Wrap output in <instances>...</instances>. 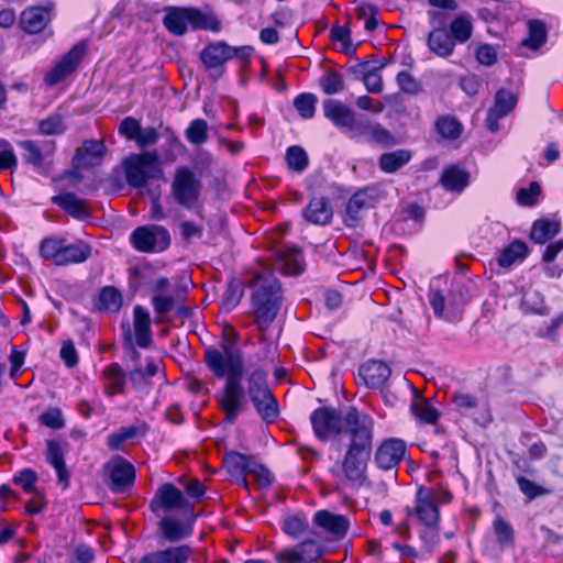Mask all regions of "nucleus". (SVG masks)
<instances>
[{"label":"nucleus","instance_id":"bb28decb","mask_svg":"<svg viewBox=\"0 0 563 563\" xmlns=\"http://www.w3.org/2000/svg\"><path fill=\"white\" fill-rule=\"evenodd\" d=\"M139 352L132 347V358L135 363V367L130 371L129 378L134 388L141 389L147 385L150 378L155 376L159 368V361L153 357L146 358V365L143 369L139 364Z\"/></svg>","mask_w":563,"mask_h":563},{"label":"nucleus","instance_id":"052dcab7","mask_svg":"<svg viewBox=\"0 0 563 563\" xmlns=\"http://www.w3.org/2000/svg\"><path fill=\"white\" fill-rule=\"evenodd\" d=\"M437 130L443 137L456 139L461 134L462 126L456 119L443 117L437 121Z\"/></svg>","mask_w":563,"mask_h":563},{"label":"nucleus","instance_id":"0eeeda50","mask_svg":"<svg viewBox=\"0 0 563 563\" xmlns=\"http://www.w3.org/2000/svg\"><path fill=\"white\" fill-rule=\"evenodd\" d=\"M353 409L355 408H349L344 415H341L334 408L329 407L316 409L311 413L310 421L317 438L325 441L339 434H343L345 437V419Z\"/></svg>","mask_w":563,"mask_h":563},{"label":"nucleus","instance_id":"39448f33","mask_svg":"<svg viewBox=\"0 0 563 563\" xmlns=\"http://www.w3.org/2000/svg\"><path fill=\"white\" fill-rule=\"evenodd\" d=\"M164 25L175 35H183L188 29L217 30L218 22L212 15L192 8H176L164 18Z\"/></svg>","mask_w":563,"mask_h":563},{"label":"nucleus","instance_id":"4be33fe9","mask_svg":"<svg viewBox=\"0 0 563 563\" xmlns=\"http://www.w3.org/2000/svg\"><path fill=\"white\" fill-rule=\"evenodd\" d=\"M313 523L335 539L344 538L350 527L346 517L328 510L317 511L313 516Z\"/></svg>","mask_w":563,"mask_h":563},{"label":"nucleus","instance_id":"ea45409f","mask_svg":"<svg viewBox=\"0 0 563 563\" xmlns=\"http://www.w3.org/2000/svg\"><path fill=\"white\" fill-rule=\"evenodd\" d=\"M65 239L58 236H49L44 239L40 245V254L43 258L52 261L55 265L60 266L63 263V249Z\"/></svg>","mask_w":563,"mask_h":563},{"label":"nucleus","instance_id":"aec40b11","mask_svg":"<svg viewBox=\"0 0 563 563\" xmlns=\"http://www.w3.org/2000/svg\"><path fill=\"white\" fill-rule=\"evenodd\" d=\"M188 516L187 521L183 522L173 517H164L158 523L159 531L163 538L168 542H178L192 534V526L196 520V515L186 512Z\"/></svg>","mask_w":563,"mask_h":563},{"label":"nucleus","instance_id":"5fc2aeb1","mask_svg":"<svg viewBox=\"0 0 563 563\" xmlns=\"http://www.w3.org/2000/svg\"><path fill=\"white\" fill-rule=\"evenodd\" d=\"M319 85L325 95H334L344 89L343 76L333 70L327 71L319 80Z\"/></svg>","mask_w":563,"mask_h":563},{"label":"nucleus","instance_id":"412c9836","mask_svg":"<svg viewBox=\"0 0 563 563\" xmlns=\"http://www.w3.org/2000/svg\"><path fill=\"white\" fill-rule=\"evenodd\" d=\"M100 382L108 397L123 395L126 391V374L118 363H111L102 369Z\"/></svg>","mask_w":563,"mask_h":563},{"label":"nucleus","instance_id":"a18cd8bd","mask_svg":"<svg viewBox=\"0 0 563 563\" xmlns=\"http://www.w3.org/2000/svg\"><path fill=\"white\" fill-rule=\"evenodd\" d=\"M209 125L203 119L192 120L185 130L187 141L196 146L202 145L208 140Z\"/></svg>","mask_w":563,"mask_h":563},{"label":"nucleus","instance_id":"7c9ffc66","mask_svg":"<svg viewBox=\"0 0 563 563\" xmlns=\"http://www.w3.org/2000/svg\"><path fill=\"white\" fill-rule=\"evenodd\" d=\"M133 329L137 346L148 347L152 343L151 317L141 306H135L133 309Z\"/></svg>","mask_w":563,"mask_h":563},{"label":"nucleus","instance_id":"a211bd4d","mask_svg":"<svg viewBox=\"0 0 563 563\" xmlns=\"http://www.w3.org/2000/svg\"><path fill=\"white\" fill-rule=\"evenodd\" d=\"M517 98L508 90L500 89L496 92L494 104L488 110L486 124L490 132H497L499 130L498 121L508 115L516 107Z\"/></svg>","mask_w":563,"mask_h":563},{"label":"nucleus","instance_id":"f8f14e48","mask_svg":"<svg viewBox=\"0 0 563 563\" xmlns=\"http://www.w3.org/2000/svg\"><path fill=\"white\" fill-rule=\"evenodd\" d=\"M217 399L225 413V420L230 423L234 422L242 409L243 388L241 378L227 379Z\"/></svg>","mask_w":563,"mask_h":563},{"label":"nucleus","instance_id":"680f3d73","mask_svg":"<svg viewBox=\"0 0 563 563\" xmlns=\"http://www.w3.org/2000/svg\"><path fill=\"white\" fill-rule=\"evenodd\" d=\"M269 391L266 382V373L255 369L249 377L247 393L250 397Z\"/></svg>","mask_w":563,"mask_h":563},{"label":"nucleus","instance_id":"dca6fc26","mask_svg":"<svg viewBox=\"0 0 563 563\" xmlns=\"http://www.w3.org/2000/svg\"><path fill=\"white\" fill-rule=\"evenodd\" d=\"M85 55V45H75L46 75L45 81L54 86L70 75L79 65Z\"/></svg>","mask_w":563,"mask_h":563},{"label":"nucleus","instance_id":"393cba45","mask_svg":"<svg viewBox=\"0 0 563 563\" xmlns=\"http://www.w3.org/2000/svg\"><path fill=\"white\" fill-rule=\"evenodd\" d=\"M49 21V7H30L21 13L20 18L21 27L30 34L42 32Z\"/></svg>","mask_w":563,"mask_h":563},{"label":"nucleus","instance_id":"20e7f679","mask_svg":"<svg viewBox=\"0 0 563 563\" xmlns=\"http://www.w3.org/2000/svg\"><path fill=\"white\" fill-rule=\"evenodd\" d=\"M205 361L219 378H242L244 373V362L242 352L232 345H222V351L209 349L206 351Z\"/></svg>","mask_w":563,"mask_h":563},{"label":"nucleus","instance_id":"c85d7f7f","mask_svg":"<svg viewBox=\"0 0 563 563\" xmlns=\"http://www.w3.org/2000/svg\"><path fill=\"white\" fill-rule=\"evenodd\" d=\"M358 372L366 386L371 388L382 387L390 376V368L387 364L374 360L363 364Z\"/></svg>","mask_w":563,"mask_h":563},{"label":"nucleus","instance_id":"4c0bfd02","mask_svg":"<svg viewBox=\"0 0 563 563\" xmlns=\"http://www.w3.org/2000/svg\"><path fill=\"white\" fill-rule=\"evenodd\" d=\"M52 202L63 208L71 217L82 219L89 214L85 202L78 199L74 194H62L52 197Z\"/></svg>","mask_w":563,"mask_h":563},{"label":"nucleus","instance_id":"ddd939ff","mask_svg":"<svg viewBox=\"0 0 563 563\" xmlns=\"http://www.w3.org/2000/svg\"><path fill=\"white\" fill-rule=\"evenodd\" d=\"M45 446V460L55 470L57 484L65 490L70 483V472L65 462L67 444L57 440H47Z\"/></svg>","mask_w":563,"mask_h":563},{"label":"nucleus","instance_id":"1a4fd4ad","mask_svg":"<svg viewBox=\"0 0 563 563\" xmlns=\"http://www.w3.org/2000/svg\"><path fill=\"white\" fill-rule=\"evenodd\" d=\"M134 249L144 253L165 251L170 244L168 231L159 225H144L136 228L130 235Z\"/></svg>","mask_w":563,"mask_h":563},{"label":"nucleus","instance_id":"e433bc0d","mask_svg":"<svg viewBox=\"0 0 563 563\" xmlns=\"http://www.w3.org/2000/svg\"><path fill=\"white\" fill-rule=\"evenodd\" d=\"M251 400L263 420L273 422L277 418V401L271 391L254 395L251 397Z\"/></svg>","mask_w":563,"mask_h":563},{"label":"nucleus","instance_id":"864d4df0","mask_svg":"<svg viewBox=\"0 0 563 563\" xmlns=\"http://www.w3.org/2000/svg\"><path fill=\"white\" fill-rule=\"evenodd\" d=\"M547 38L545 26L540 21L529 22V35L522 44L529 48L537 49L544 44Z\"/></svg>","mask_w":563,"mask_h":563},{"label":"nucleus","instance_id":"6ab92c4d","mask_svg":"<svg viewBox=\"0 0 563 563\" xmlns=\"http://www.w3.org/2000/svg\"><path fill=\"white\" fill-rule=\"evenodd\" d=\"M406 453V444L399 439H387L376 450L375 461L379 468L391 470L397 466Z\"/></svg>","mask_w":563,"mask_h":563},{"label":"nucleus","instance_id":"423d86ee","mask_svg":"<svg viewBox=\"0 0 563 563\" xmlns=\"http://www.w3.org/2000/svg\"><path fill=\"white\" fill-rule=\"evenodd\" d=\"M170 189L175 201L179 206L192 209L198 205L202 183L189 167H179L174 174Z\"/></svg>","mask_w":563,"mask_h":563},{"label":"nucleus","instance_id":"cd10ccee","mask_svg":"<svg viewBox=\"0 0 563 563\" xmlns=\"http://www.w3.org/2000/svg\"><path fill=\"white\" fill-rule=\"evenodd\" d=\"M106 153L104 143L100 140H88L77 150L74 161L78 167L95 166Z\"/></svg>","mask_w":563,"mask_h":563},{"label":"nucleus","instance_id":"4d7b16f0","mask_svg":"<svg viewBox=\"0 0 563 563\" xmlns=\"http://www.w3.org/2000/svg\"><path fill=\"white\" fill-rule=\"evenodd\" d=\"M317 97L313 93H300L294 100V107L303 119H311L316 112Z\"/></svg>","mask_w":563,"mask_h":563},{"label":"nucleus","instance_id":"f3484780","mask_svg":"<svg viewBox=\"0 0 563 563\" xmlns=\"http://www.w3.org/2000/svg\"><path fill=\"white\" fill-rule=\"evenodd\" d=\"M110 475V489L113 493H123L135 481L134 466L123 457H117L108 464Z\"/></svg>","mask_w":563,"mask_h":563},{"label":"nucleus","instance_id":"b1692460","mask_svg":"<svg viewBox=\"0 0 563 563\" xmlns=\"http://www.w3.org/2000/svg\"><path fill=\"white\" fill-rule=\"evenodd\" d=\"M192 550L187 544L154 551L141 558L139 563H186Z\"/></svg>","mask_w":563,"mask_h":563},{"label":"nucleus","instance_id":"2f4dec72","mask_svg":"<svg viewBox=\"0 0 563 563\" xmlns=\"http://www.w3.org/2000/svg\"><path fill=\"white\" fill-rule=\"evenodd\" d=\"M303 217L310 223L324 225L332 219V208L327 198L316 197L309 201Z\"/></svg>","mask_w":563,"mask_h":563},{"label":"nucleus","instance_id":"a878e982","mask_svg":"<svg viewBox=\"0 0 563 563\" xmlns=\"http://www.w3.org/2000/svg\"><path fill=\"white\" fill-rule=\"evenodd\" d=\"M324 115L340 129L352 130L355 125V114L345 104L336 100H327L323 103Z\"/></svg>","mask_w":563,"mask_h":563},{"label":"nucleus","instance_id":"79ce46f5","mask_svg":"<svg viewBox=\"0 0 563 563\" xmlns=\"http://www.w3.org/2000/svg\"><path fill=\"white\" fill-rule=\"evenodd\" d=\"M450 32L454 42L465 43L473 33L471 15L468 13L457 15L450 24Z\"/></svg>","mask_w":563,"mask_h":563},{"label":"nucleus","instance_id":"c03bdc74","mask_svg":"<svg viewBox=\"0 0 563 563\" xmlns=\"http://www.w3.org/2000/svg\"><path fill=\"white\" fill-rule=\"evenodd\" d=\"M521 307L525 311L536 314H544L547 311L542 294L531 287L523 290Z\"/></svg>","mask_w":563,"mask_h":563},{"label":"nucleus","instance_id":"603ef678","mask_svg":"<svg viewBox=\"0 0 563 563\" xmlns=\"http://www.w3.org/2000/svg\"><path fill=\"white\" fill-rule=\"evenodd\" d=\"M411 411L419 421L430 424L435 423L440 416L437 409L424 399L413 401Z\"/></svg>","mask_w":563,"mask_h":563},{"label":"nucleus","instance_id":"49530a36","mask_svg":"<svg viewBox=\"0 0 563 563\" xmlns=\"http://www.w3.org/2000/svg\"><path fill=\"white\" fill-rule=\"evenodd\" d=\"M38 474L32 468H23L16 472L12 483L19 486L25 494H33L41 490L37 487Z\"/></svg>","mask_w":563,"mask_h":563},{"label":"nucleus","instance_id":"09e8293b","mask_svg":"<svg viewBox=\"0 0 563 563\" xmlns=\"http://www.w3.org/2000/svg\"><path fill=\"white\" fill-rule=\"evenodd\" d=\"M362 133L371 143H376L380 145L394 144L393 135L379 123H368L364 125Z\"/></svg>","mask_w":563,"mask_h":563},{"label":"nucleus","instance_id":"bf43d9fd","mask_svg":"<svg viewBox=\"0 0 563 563\" xmlns=\"http://www.w3.org/2000/svg\"><path fill=\"white\" fill-rule=\"evenodd\" d=\"M38 129L41 134L57 135L65 131L66 125L63 117L55 113L42 120L38 124Z\"/></svg>","mask_w":563,"mask_h":563},{"label":"nucleus","instance_id":"338daca9","mask_svg":"<svg viewBox=\"0 0 563 563\" xmlns=\"http://www.w3.org/2000/svg\"><path fill=\"white\" fill-rule=\"evenodd\" d=\"M420 539L423 549L431 554L440 543L439 526L426 527V530L420 534Z\"/></svg>","mask_w":563,"mask_h":563},{"label":"nucleus","instance_id":"774afa93","mask_svg":"<svg viewBox=\"0 0 563 563\" xmlns=\"http://www.w3.org/2000/svg\"><path fill=\"white\" fill-rule=\"evenodd\" d=\"M40 422L52 429H62L64 427V418L62 411L57 408L46 410L40 416Z\"/></svg>","mask_w":563,"mask_h":563},{"label":"nucleus","instance_id":"c9c22d12","mask_svg":"<svg viewBox=\"0 0 563 563\" xmlns=\"http://www.w3.org/2000/svg\"><path fill=\"white\" fill-rule=\"evenodd\" d=\"M91 256V246L84 241H76L68 244L65 241L63 249V263L60 266L69 264H79L86 262Z\"/></svg>","mask_w":563,"mask_h":563},{"label":"nucleus","instance_id":"3c124183","mask_svg":"<svg viewBox=\"0 0 563 563\" xmlns=\"http://www.w3.org/2000/svg\"><path fill=\"white\" fill-rule=\"evenodd\" d=\"M253 460L239 452H229L224 455V463L229 471L234 474L247 473L251 470Z\"/></svg>","mask_w":563,"mask_h":563},{"label":"nucleus","instance_id":"37998d69","mask_svg":"<svg viewBox=\"0 0 563 563\" xmlns=\"http://www.w3.org/2000/svg\"><path fill=\"white\" fill-rule=\"evenodd\" d=\"M441 183L446 190L462 191L468 184V174L457 167H450L443 172Z\"/></svg>","mask_w":563,"mask_h":563},{"label":"nucleus","instance_id":"9d476101","mask_svg":"<svg viewBox=\"0 0 563 563\" xmlns=\"http://www.w3.org/2000/svg\"><path fill=\"white\" fill-rule=\"evenodd\" d=\"M150 508L153 512L159 514L170 512L174 510L192 511L190 503L185 498L184 494L173 484L162 485L151 500Z\"/></svg>","mask_w":563,"mask_h":563},{"label":"nucleus","instance_id":"69168bd1","mask_svg":"<svg viewBox=\"0 0 563 563\" xmlns=\"http://www.w3.org/2000/svg\"><path fill=\"white\" fill-rule=\"evenodd\" d=\"M453 402L455 404L456 408L465 415L478 406L475 396L463 391H459L453 395Z\"/></svg>","mask_w":563,"mask_h":563},{"label":"nucleus","instance_id":"7ed1b4c3","mask_svg":"<svg viewBox=\"0 0 563 563\" xmlns=\"http://www.w3.org/2000/svg\"><path fill=\"white\" fill-rule=\"evenodd\" d=\"M122 166L126 183L135 188L145 186L148 179L162 178L164 174L157 154L152 152L130 155Z\"/></svg>","mask_w":563,"mask_h":563},{"label":"nucleus","instance_id":"58836bf2","mask_svg":"<svg viewBox=\"0 0 563 563\" xmlns=\"http://www.w3.org/2000/svg\"><path fill=\"white\" fill-rule=\"evenodd\" d=\"M528 255V246L523 241L516 240L505 247L499 254L498 265L505 268L510 267L516 262L523 261Z\"/></svg>","mask_w":563,"mask_h":563},{"label":"nucleus","instance_id":"9b49d317","mask_svg":"<svg viewBox=\"0 0 563 563\" xmlns=\"http://www.w3.org/2000/svg\"><path fill=\"white\" fill-rule=\"evenodd\" d=\"M322 555L323 550L321 545L316 541L308 540L295 547L275 552L274 559L277 563H310L317 561Z\"/></svg>","mask_w":563,"mask_h":563},{"label":"nucleus","instance_id":"a19ab883","mask_svg":"<svg viewBox=\"0 0 563 563\" xmlns=\"http://www.w3.org/2000/svg\"><path fill=\"white\" fill-rule=\"evenodd\" d=\"M411 154L407 150H397L389 153H384L379 157V167L385 173H395L402 166L409 163Z\"/></svg>","mask_w":563,"mask_h":563},{"label":"nucleus","instance_id":"e2e57ef3","mask_svg":"<svg viewBox=\"0 0 563 563\" xmlns=\"http://www.w3.org/2000/svg\"><path fill=\"white\" fill-rule=\"evenodd\" d=\"M540 192V185L532 181L528 188H521L518 190L517 200L522 206H533L537 202Z\"/></svg>","mask_w":563,"mask_h":563},{"label":"nucleus","instance_id":"de8ad7c7","mask_svg":"<svg viewBox=\"0 0 563 563\" xmlns=\"http://www.w3.org/2000/svg\"><path fill=\"white\" fill-rule=\"evenodd\" d=\"M493 529L497 538V542L503 548L512 547L515 543V531L509 522L500 516L496 517L493 522Z\"/></svg>","mask_w":563,"mask_h":563},{"label":"nucleus","instance_id":"473e14b6","mask_svg":"<svg viewBox=\"0 0 563 563\" xmlns=\"http://www.w3.org/2000/svg\"><path fill=\"white\" fill-rule=\"evenodd\" d=\"M427 44L433 54L443 58L451 56L455 47L454 40L442 29L431 31Z\"/></svg>","mask_w":563,"mask_h":563},{"label":"nucleus","instance_id":"c756f323","mask_svg":"<svg viewBox=\"0 0 563 563\" xmlns=\"http://www.w3.org/2000/svg\"><path fill=\"white\" fill-rule=\"evenodd\" d=\"M276 267L287 275H299L305 269L302 253L297 247H288L276 254Z\"/></svg>","mask_w":563,"mask_h":563},{"label":"nucleus","instance_id":"13d9d810","mask_svg":"<svg viewBox=\"0 0 563 563\" xmlns=\"http://www.w3.org/2000/svg\"><path fill=\"white\" fill-rule=\"evenodd\" d=\"M286 162L290 169L302 172L308 166V155L300 146H290L286 152Z\"/></svg>","mask_w":563,"mask_h":563},{"label":"nucleus","instance_id":"72a5a7b5","mask_svg":"<svg viewBox=\"0 0 563 563\" xmlns=\"http://www.w3.org/2000/svg\"><path fill=\"white\" fill-rule=\"evenodd\" d=\"M147 427L145 422H137L135 424L129 427H122L117 432H113L108 435L107 444L108 448L112 451H117L121 448V445L132 439L144 437L146 433Z\"/></svg>","mask_w":563,"mask_h":563},{"label":"nucleus","instance_id":"8fccbe9b","mask_svg":"<svg viewBox=\"0 0 563 563\" xmlns=\"http://www.w3.org/2000/svg\"><path fill=\"white\" fill-rule=\"evenodd\" d=\"M309 528L308 520L300 515L287 516L283 520V531L292 539L300 538Z\"/></svg>","mask_w":563,"mask_h":563},{"label":"nucleus","instance_id":"6e6d98bb","mask_svg":"<svg viewBox=\"0 0 563 563\" xmlns=\"http://www.w3.org/2000/svg\"><path fill=\"white\" fill-rule=\"evenodd\" d=\"M100 307L107 311L115 312L122 305V296L114 287H104L99 296Z\"/></svg>","mask_w":563,"mask_h":563},{"label":"nucleus","instance_id":"4468645a","mask_svg":"<svg viewBox=\"0 0 563 563\" xmlns=\"http://www.w3.org/2000/svg\"><path fill=\"white\" fill-rule=\"evenodd\" d=\"M378 198L379 191L374 187H367L355 192L347 202L344 222L349 227H355L356 222L362 219L364 211L374 207Z\"/></svg>","mask_w":563,"mask_h":563},{"label":"nucleus","instance_id":"5701e85b","mask_svg":"<svg viewBox=\"0 0 563 563\" xmlns=\"http://www.w3.org/2000/svg\"><path fill=\"white\" fill-rule=\"evenodd\" d=\"M23 150L22 158L25 163L33 165L34 168L41 169L44 167L46 159L54 152L53 142H43L41 144L34 141L25 140L18 143Z\"/></svg>","mask_w":563,"mask_h":563},{"label":"nucleus","instance_id":"6e6552de","mask_svg":"<svg viewBox=\"0 0 563 563\" xmlns=\"http://www.w3.org/2000/svg\"><path fill=\"white\" fill-rule=\"evenodd\" d=\"M251 47L249 46H230L223 42H217L208 45L201 52V60L203 65L209 69L214 71V76L219 77L222 74L223 65L232 59L233 57H239L241 59H246L251 54Z\"/></svg>","mask_w":563,"mask_h":563},{"label":"nucleus","instance_id":"0e129e2a","mask_svg":"<svg viewBox=\"0 0 563 563\" xmlns=\"http://www.w3.org/2000/svg\"><path fill=\"white\" fill-rule=\"evenodd\" d=\"M517 483H518V486L520 488V490L529 498V499H533L538 496H543V495H547L549 493L548 489H545L544 487L536 484L534 482L523 477V476H520L517 478Z\"/></svg>","mask_w":563,"mask_h":563},{"label":"nucleus","instance_id":"f704fd0d","mask_svg":"<svg viewBox=\"0 0 563 563\" xmlns=\"http://www.w3.org/2000/svg\"><path fill=\"white\" fill-rule=\"evenodd\" d=\"M561 224L556 220L540 219L534 221L530 239L537 244H543L559 234Z\"/></svg>","mask_w":563,"mask_h":563},{"label":"nucleus","instance_id":"f03ea898","mask_svg":"<svg viewBox=\"0 0 563 563\" xmlns=\"http://www.w3.org/2000/svg\"><path fill=\"white\" fill-rule=\"evenodd\" d=\"M249 286L252 288V314L262 332L261 342H265L264 332L275 320L282 307V287L274 274L267 269L255 273Z\"/></svg>","mask_w":563,"mask_h":563},{"label":"nucleus","instance_id":"2eb2a0df","mask_svg":"<svg viewBox=\"0 0 563 563\" xmlns=\"http://www.w3.org/2000/svg\"><path fill=\"white\" fill-rule=\"evenodd\" d=\"M433 489L420 487L416 495V515L426 527H435L440 522V511L435 505Z\"/></svg>","mask_w":563,"mask_h":563},{"label":"nucleus","instance_id":"f257e3e1","mask_svg":"<svg viewBox=\"0 0 563 563\" xmlns=\"http://www.w3.org/2000/svg\"><path fill=\"white\" fill-rule=\"evenodd\" d=\"M345 451L330 473L343 485L362 486L366 482L367 464L372 455L374 420L357 409L350 411L345 419Z\"/></svg>","mask_w":563,"mask_h":563}]
</instances>
